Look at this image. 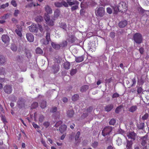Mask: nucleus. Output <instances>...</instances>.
Here are the masks:
<instances>
[{"mask_svg": "<svg viewBox=\"0 0 149 149\" xmlns=\"http://www.w3.org/2000/svg\"><path fill=\"white\" fill-rule=\"evenodd\" d=\"M127 4L126 2L122 1L120 2L118 6V10L122 13H125L127 10Z\"/></svg>", "mask_w": 149, "mask_h": 149, "instance_id": "obj_1", "label": "nucleus"}, {"mask_svg": "<svg viewBox=\"0 0 149 149\" xmlns=\"http://www.w3.org/2000/svg\"><path fill=\"white\" fill-rule=\"evenodd\" d=\"M133 39L136 43L140 44L142 42L143 38L142 36L139 33H137L133 35Z\"/></svg>", "mask_w": 149, "mask_h": 149, "instance_id": "obj_2", "label": "nucleus"}, {"mask_svg": "<svg viewBox=\"0 0 149 149\" xmlns=\"http://www.w3.org/2000/svg\"><path fill=\"white\" fill-rule=\"evenodd\" d=\"M105 8L102 7H99L95 11L96 15L100 17H103L105 15Z\"/></svg>", "mask_w": 149, "mask_h": 149, "instance_id": "obj_3", "label": "nucleus"}, {"mask_svg": "<svg viewBox=\"0 0 149 149\" xmlns=\"http://www.w3.org/2000/svg\"><path fill=\"white\" fill-rule=\"evenodd\" d=\"M112 130V127L109 126L106 127L102 131V135L104 136H105L109 135L111 132Z\"/></svg>", "mask_w": 149, "mask_h": 149, "instance_id": "obj_4", "label": "nucleus"}, {"mask_svg": "<svg viewBox=\"0 0 149 149\" xmlns=\"http://www.w3.org/2000/svg\"><path fill=\"white\" fill-rule=\"evenodd\" d=\"M3 90L5 93L10 94L12 93V86L9 85H6L4 86Z\"/></svg>", "mask_w": 149, "mask_h": 149, "instance_id": "obj_5", "label": "nucleus"}, {"mask_svg": "<svg viewBox=\"0 0 149 149\" xmlns=\"http://www.w3.org/2000/svg\"><path fill=\"white\" fill-rule=\"evenodd\" d=\"M29 30L30 32H37L38 31L37 27L36 24H32L29 27Z\"/></svg>", "mask_w": 149, "mask_h": 149, "instance_id": "obj_6", "label": "nucleus"}, {"mask_svg": "<svg viewBox=\"0 0 149 149\" xmlns=\"http://www.w3.org/2000/svg\"><path fill=\"white\" fill-rule=\"evenodd\" d=\"M128 24V22L125 20H121L118 23V26L120 28H123L126 26Z\"/></svg>", "mask_w": 149, "mask_h": 149, "instance_id": "obj_7", "label": "nucleus"}, {"mask_svg": "<svg viewBox=\"0 0 149 149\" xmlns=\"http://www.w3.org/2000/svg\"><path fill=\"white\" fill-rule=\"evenodd\" d=\"M148 136L146 134L144 136L141 137L140 139L142 140L141 144L142 146H144L147 143L146 140L148 139Z\"/></svg>", "mask_w": 149, "mask_h": 149, "instance_id": "obj_8", "label": "nucleus"}, {"mask_svg": "<svg viewBox=\"0 0 149 149\" xmlns=\"http://www.w3.org/2000/svg\"><path fill=\"white\" fill-rule=\"evenodd\" d=\"M26 37L27 40L30 42H33L34 40L33 35L30 33H27L26 34Z\"/></svg>", "mask_w": 149, "mask_h": 149, "instance_id": "obj_9", "label": "nucleus"}, {"mask_svg": "<svg viewBox=\"0 0 149 149\" xmlns=\"http://www.w3.org/2000/svg\"><path fill=\"white\" fill-rule=\"evenodd\" d=\"M74 3L75 5L74 6H72L71 8V10L72 11H73L78 9L79 8L78 5L79 4V2L77 1H74Z\"/></svg>", "mask_w": 149, "mask_h": 149, "instance_id": "obj_10", "label": "nucleus"}, {"mask_svg": "<svg viewBox=\"0 0 149 149\" xmlns=\"http://www.w3.org/2000/svg\"><path fill=\"white\" fill-rule=\"evenodd\" d=\"M2 41L6 44L8 43L10 41V39L9 37L7 35H3L1 37Z\"/></svg>", "mask_w": 149, "mask_h": 149, "instance_id": "obj_11", "label": "nucleus"}, {"mask_svg": "<svg viewBox=\"0 0 149 149\" xmlns=\"http://www.w3.org/2000/svg\"><path fill=\"white\" fill-rule=\"evenodd\" d=\"M136 134L133 132L129 133L127 135V136L129 139H130L134 141L136 139Z\"/></svg>", "mask_w": 149, "mask_h": 149, "instance_id": "obj_12", "label": "nucleus"}, {"mask_svg": "<svg viewBox=\"0 0 149 149\" xmlns=\"http://www.w3.org/2000/svg\"><path fill=\"white\" fill-rule=\"evenodd\" d=\"M113 105L112 104H109L104 107L105 110L107 112L110 111L113 108Z\"/></svg>", "mask_w": 149, "mask_h": 149, "instance_id": "obj_13", "label": "nucleus"}, {"mask_svg": "<svg viewBox=\"0 0 149 149\" xmlns=\"http://www.w3.org/2000/svg\"><path fill=\"white\" fill-rule=\"evenodd\" d=\"M45 10L47 13V14H51L52 13V10L50 6L47 5L45 6Z\"/></svg>", "mask_w": 149, "mask_h": 149, "instance_id": "obj_14", "label": "nucleus"}, {"mask_svg": "<svg viewBox=\"0 0 149 149\" xmlns=\"http://www.w3.org/2000/svg\"><path fill=\"white\" fill-rule=\"evenodd\" d=\"M67 127L66 125H62L59 127V130L61 133H62L66 130Z\"/></svg>", "mask_w": 149, "mask_h": 149, "instance_id": "obj_15", "label": "nucleus"}, {"mask_svg": "<svg viewBox=\"0 0 149 149\" xmlns=\"http://www.w3.org/2000/svg\"><path fill=\"white\" fill-rule=\"evenodd\" d=\"M84 56L82 55L80 56L76 57H75V61L77 63H79L83 61L84 59Z\"/></svg>", "mask_w": 149, "mask_h": 149, "instance_id": "obj_16", "label": "nucleus"}, {"mask_svg": "<svg viewBox=\"0 0 149 149\" xmlns=\"http://www.w3.org/2000/svg\"><path fill=\"white\" fill-rule=\"evenodd\" d=\"M6 63L5 57L3 55H0V65H3Z\"/></svg>", "mask_w": 149, "mask_h": 149, "instance_id": "obj_17", "label": "nucleus"}, {"mask_svg": "<svg viewBox=\"0 0 149 149\" xmlns=\"http://www.w3.org/2000/svg\"><path fill=\"white\" fill-rule=\"evenodd\" d=\"M133 142L132 141H127L126 148L127 149H132Z\"/></svg>", "mask_w": 149, "mask_h": 149, "instance_id": "obj_18", "label": "nucleus"}, {"mask_svg": "<svg viewBox=\"0 0 149 149\" xmlns=\"http://www.w3.org/2000/svg\"><path fill=\"white\" fill-rule=\"evenodd\" d=\"M35 20L37 22L39 23L43 21V18L41 16H38L35 18Z\"/></svg>", "mask_w": 149, "mask_h": 149, "instance_id": "obj_19", "label": "nucleus"}, {"mask_svg": "<svg viewBox=\"0 0 149 149\" xmlns=\"http://www.w3.org/2000/svg\"><path fill=\"white\" fill-rule=\"evenodd\" d=\"M89 86L87 85H84L82 86L80 89V91L81 92H84L88 88Z\"/></svg>", "mask_w": 149, "mask_h": 149, "instance_id": "obj_20", "label": "nucleus"}, {"mask_svg": "<svg viewBox=\"0 0 149 149\" xmlns=\"http://www.w3.org/2000/svg\"><path fill=\"white\" fill-rule=\"evenodd\" d=\"M70 63L69 62H66L63 64V67L65 69L68 70L70 68Z\"/></svg>", "mask_w": 149, "mask_h": 149, "instance_id": "obj_21", "label": "nucleus"}, {"mask_svg": "<svg viewBox=\"0 0 149 149\" xmlns=\"http://www.w3.org/2000/svg\"><path fill=\"white\" fill-rule=\"evenodd\" d=\"M136 106H133L130 107L129 109V111L131 112H133L135 111L137 109Z\"/></svg>", "mask_w": 149, "mask_h": 149, "instance_id": "obj_22", "label": "nucleus"}, {"mask_svg": "<svg viewBox=\"0 0 149 149\" xmlns=\"http://www.w3.org/2000/svg\"><path fill=\"white\" fill-rule=\"evenodd\" d=\"M52 46L54 49H58L61 47V46L59 45L56 44L54 42L52 43Z\"/></svg>", "mask_w": 149, "mask_h": 149, "instance_id": "obj_23", "label": "nucleus"}, {"mask_svg": "<svg viewBox=\"0 0 149 149\" xmlns=\"http://www.w3.org/2000/svg\"><path fill=\"white\" fill-rule=\"evenodd\" d=\"M60 27L62 28L63 30L66 31L67 25L65 23L63 22H61L60 24Z\"/></svg>", "mask_w": 149, "mask_h": 149, "instance_id": "obj_24", "label": "nucleus"}, {"mask_svg": "<svg viewBox=\"0 0 149 149\" xmlns=\"http://www.w3.org/2000/svg\"><path fill=\"white\" fill-rule=\"evenodd\" d=\"M79 98V96L77 94L74 95L72 97V101H76Z\"/></svg>", "mask_w": 149, "mask_h": 149, "instance_id": "obj_25", "label": "nucleus"}, {"mask_svg": "<svg viewBox=\"0 0 149 149\" xmlns=\"http://www.w3.org/2000/svg\"><path fill=\"white\" fill-rule=\"evenodd\" d=\"M74 114V112L72 110H69L67 112L68 116L70 117H72Z\"/></svg>", "mask_w": 149, "mask_h": 149, "instance_id": "obj_26", "label": "nucleus"}, {"mask_svg": "<svg viewBox=\"0 0 149 149\" xmlns=\"http://www.w3.org/2000/svg\"><path fill=\"white\" fill-rule=\"evenodd\" d=\"M145 123H141L137 125V127L139 130H143L144 129Z\"/></svg>", "mask_w": 149, "mask_h": 149, "instance_id": "obj_27", "label": "nucleus"}, {"mask_svg": "<svg viewBox=\"0 0 149 149\" xmlns=\"http://www.w3.org/2000/svg\"><path fill=\"white\" fill-rule=\"evenodd\" d=\"M60 11L59 10L57 9L54 12V16L55 17H58L60 15Z\"/></svg>", "mask_w": 149, "mask_h": 149, "instance_id": "obj_28", "label": "nucleus"}, {"mask_svg": "<svg viewBox=\"0 0 149 149\" xmlns=\"http://www.w3.org/2000/svg\"><path fill=\"white\" fill-rule=\"evenodd\" d=\"M15 32L17 33V35L20 37H21L22 36V33L21 32V29H16L15 30Z\"/></svg>", "mask_w": 149, "mask_h": 149, "instance_id": "obj_29", "label": "nucleus"}, {"mask_svg": "<svg viewBox=\"0 0 149 149\" xmlns=\"http://www.w3.org/2000/svg\"><path fill=\"white\" fill-rule=\"evenodd\" d=\"M17 104L19 106H20L24 105L23 98H21L19 99L17 102Z\"/></svg>", "mask_w": 149, "mask_h": 149, "instance_id": "obj_30", "label": "nucleus"}, {"mask_svg": "<svg viewBox=\"0 0 149 149\" xmlns=\"http://www.w3.org/2000/svg\"><path fill=\"white\" fill-rule=\"evenodd\" d=\"M49 14L45 13L44 16V18L46 22H48V21L50 20V16Z\"/></svg>", "mask_w": 149, "mask_h": 149, "instance_id": "obj_31", "label": "nucleus"}, {"mask_svg": "<svg viewBox=\"0 0 149 149\" xmlns=\"http://www.w3.org/2000/svg\"><path fill=\"white\" fill-rule=\"evenodd\" d=\"M36 52L37 54H42L43 52L42 49L39 47H38L36 49Z\"/></svg>", "mask_w": 149, "mask_h": 149, "instance_id": "obj_32", "label": "nucleus"}, {"mask_svg": "<svg viewBox=\"0 0 149 149\" xmlns=\"http://www.w3.org/2000/svg\"><path fill=\"white\" fill-rule=\"evenodd\" d=\"M46 102L45 101L43 100L41 102L40 105V107L41 108L44 109L46 107Z\"/></svg>", "mask_w": 149, "mask_h": 149, "instance_id": "obj_33", "label": "nucleus"}, {"mask_svg": "<svg viewBox=\"0 0 149 149\" xmlns=\"http://www.w3.org/2000/svg\"><path fill=\"white\" fill-rule=\"evenodd\" d=\"M123 107L121 105H120L117 107L115 109V112L117 113H118L121 111V109Z\"/></svg>", "mask_w": 149, "mask_h": 149, "instance_id": "obj_34", "label": "nucleus"}, {"mask_svg": "<svg viewBox=\"0 0 149 149\" xmlns=\"http://www.w3.org/2000/svg\"><path fill=\"white\" fill-rule=\"evenodd\" d=\"M11 49L14 52L16 51L17 50V47L15 44H12L11 46Z\"/></svg>", "mask_w": 149, "mask_h": 149, "instance_id": "obj_35", "label": "nucleus"}, {"mask_svg": "<svg viewBox=\"0 0 149 149\" xmlns=\"http://www.w3.org/2000/svg\"><path fill=\"white\" fill-rule=\"evenodd\" d=\"M54 6L58 8H60L62 7V2H56L54 3Z\"/></svg>", "mask_w": 149, "mask_h": 149, "instance_id": "obj_36", "label": "nucleus"}, {"mask_svg": "<svg viewBox=\"0 0 149 149\" xmlns=\"http://www.w3.org/2000/svg\"><path fill=\"white\" fill-rule=\"evenodd\" d=\"M77 71V70L76 69H72L70 72V74L71 75L73 76L75 74Z\"/></svg>", "mask_w": 149, "mask_h": 149, "instance_id": "obj_37", "label": "nucleus"}, {"mask_svg": "<svg viewBox=\"0 0 149 149\" xmlns=\"http://www.w3.org/2000/svg\"><path fill=\"white\" fill-rule=\"evenodd\" d=\"M48 25L50 26H53L54 25V22L52 20H50L47 22Z\"/></svg>", "mask_w": 149, "mask_h": 149, "instance_id": "obj_38", "label": "nucleus"}, {"mask_svg": "<svg viewBox=\"0 0 149 149\" xmlns=\"http://www.w3.org/2000/svg\"><path fill=\"white\" fill-rule=\"evenodd\" d=\"M116 123L115 119L113 118L111 119L109 122V124L111 125H114Z\"/></svg>", "mask_w": 149, "mask_h": 149, "instance_id": "obj_39", "label": "nucleus"}, {"mask_svg": "<svg viewBox=\"0 0 149 149\" xmlns=\"http://www.w3.org/2000/svg\"><path fill=\"white\" fill-rule=\"evenodd\" d=\"M45 118L44 116L42 115H40L39 118V121L42 123L43 122Z\"/></svg>", "mask_w": 149, "mask_h": 149, "instance_id": "obj_40", "label": "nucleus"}, {"mask_svg": "<svg viewBox=\"0 0 149 149\" xmlns=\"http://www.w3.org/2000/svg\"><path fill=\"white\" fill-rule=\"evenodd\" d=\"M66 1V2L68 3V5L70 6L73 5L74 4V1H71L72 0H65Z\"/></svg>", "mask_w": 149, "mask_h": 149, "instance_id": "obj_41", "label": "nucleus"}, {"mask_svg": "<svg viewBox=\"0 0 149 149\" xmlns=\"http://www.w3.org/2000/svg\"><path fill=\"white\" fill-rule=\"evenodd\" d=\"M36 6V5L33 4V3H30L29 4L26 5L25 7L26 8H31L33 7V6L35 7Z\"/></svg>", "mask_w": 149, "mask_h": 149, "instance_id": "obj_42", "label": "nucleus"}, {"mask_svg": "<svg viewBox=\"0 0 149 149\" xmlns=\"http://www.w3.org/2000/svg\"><path fill=\"white\" fill-rule=\"evenodd\" d=\"M38 103L37 102H33L31 105L32 108L33 109H35L38 106Z\"/></svg>", "mask_w": 149, "mask_h": 149, "instance_id": "obj_43", "label": "nucleus"}, {"mask_svg": "<svg viewBox=\"0 0 149 149\" xmlns=\"http://www.w3.org/2000/svg\"><path fill=\"white\" fill-rule=\"evenodd\" d=\"M80 132L79 131H78L77 132L76 134L75 137V140L76 141H77L78 140L80 135Z\"/></svg>", "mask_w": 149, "mask_h": 149, "instance_id": "obj_44", "label": "nucleus"}, {"mask_svg": "<svg viewBox=\"0 0 149 149\" xmlns=\"http://www.w3.org/2000/svg\"><path fill=\"white\" fill-rule=\"evenodd\" d=\"M50 33L48 32H47L46 33V38L47 40L49 41L51 40L50 38Z\"/></svg>", "mask_w": 149, "mask_h": 149, "instance_id": "obj_45", "label": "nucleus"}, {"mask_svg": "<svg viewBox=\"0 0 149 149\" xmlns=\"http://www.w3.org/2000/svg\"><path fill=\"white\" fill-rule=\"evenodd\" d=\"M1 9H4L9 6V3H6L5 4H3L1 6Z\"/></svg>", "mask_w": 149, "mask_h": 149, "instance_id": "obj_46", "label": "nucleus"}, {"mask_svg": "<svg viewBox=\"0 0 149 149\" xmlns=\"http://www.w3.org/2000/svg\"><path fill=\"white\" fill-rule=\"evenodd\" d=\"M62 7L64 6L65 7H68L69 6L68 3L65 1H63L62 2Z\"/></svg>", "mask_w": 149, "mask_h": 149, "instance_id": "obj_47", "label": "nucleus"}, {"mask_svg": "<svg viewBox=\"0 0 149 149\" xmlns=\"http://www.w3.org/2000/svg\"><path fill=\"white\" fill-rule=\"evenodd\" d=\"M42 41L43 42V44L45 45H47L49 44L50 41L47 40L46 39L45 40L43 39L42 40Z\"/></svg>", "mask_w": 149, "mask_h": 149, "instance_id": "obj_48", "label": "nucleus"}, {"mask_svg": "<svg viewBox=\"0 0 149 149\" xmlns=\"http://www.w3.org/2000/svg\"><path fill=\"white\" fill-rule=\"evenodd\" d=\"M98 143L97 141H94L92 144V146L94 148H96L98 146Z\"/></svg>", "mask_w": 149, "mask_h": 149, "instance_id": "obj_49", "label": "nucleus"}, {"mask_svg": "<svg viewBox=\"0 0 149 149\" xmlns=\"http://www.w3.org/2000/svg\"><path fill=\"white\" fill-rule=\"evenodd\" d=\"M50 125L49 123L47 121L45 122L43 124V125L46 128H47Z\"/></svg>", "mask_w": 149, "mask_h": 149, "instance_id": "obj_50", "label": "nucleus"}, {"mask_svg": "<svg viewBox=\"0 0 149 149\" xmlns=\"http://www.w3.org/2000/svg\"><path fill=\"white\" fill-rule=\"evenodd\" d=\"M109 36L112 38H113L115 36V33L113 32H111L109 34Z\"/></svg>", "mask_w": 149, "mask_h": 149, "instance_id": "obj_51", "label": "nucleus"}, {"mask_svg": "<svg viewBox=\"0 0 149 149\" xmlns=\"http://www.w3.org/2000/svg\"><path fill=\"white\" fill-rule=\"evenodd\" d=\"M20 12L19 10H15L14 13V15L15 17H17L18 16V14Z\"/></svg>", "mask_w": 149, "mask_h": 149, "instance_id": "obj_52", "label": "nucleus"}, {"mask_svg": "<svg viewBox=\"0 0 149 149\" xmlns=\"http://www.w3.org/2000/svg\"><path fill=\"white\" fill-rule=\"evenodd\" d=\"M139 50L141 54L142 55L143 54L144 52V48L143 47H141L139 49Z\"/></svg>", "mask_w": 149, "mask_h": 149, "instance_id": "obj_53", "label": "nucleus"}, {"mask_svg": "<svg viewBox=\"0 0 149 149\" xmlns=\"http://www.w3.org/2000/svg\"><path fill=\"white\" fill-rule=\"evenodd\" d=\"M119 95L117 93H114L112 96V97L113 98H117L119 97Z\"/></svg>", "mask_w": 149, "mask_h": 149, "instance_id": "obj_54", "label": "nucleus"}, {"mask_svg": "<svg viewBox=\"0 0 149 149\" xmlns=\"http://www.w3.org/2000/svg\"><path fill=\"white\" fill-rule=\"evenodd\" d=\"M76 39L75 37L74 36H72L70 39V42L71 43H73L74 42Z\"/></svg>", "mask_w": 149, "mask_h": 149, "instance_id": "obj_55", "label": "nucleus"}, {"mask_svg": "<svg viewBox=\"0 0 149 149\" xmlns=\"http://www.w3.org/2000/svg\"><path fill=\"white\" fill-rule=\"evenodd\" d=\"M88 116V113L87 112L83 113V114L81 116V118H82L84 119L86 117Z\"/></svg>", "mask_w": 149, "mask_h": 149, "instance_id": "obj_56", "label": "nucleus"}, {"mask_svg": "<svg viewBox=\"0 0 149 149\" xmlns=\"http://www.w3.org/2000/svg\"><path fill=\"white\" fill-rule=\"evenodd\" d=\"M11 5L15 7H16L17 5L16 1L14 0H12L11 1Z\"/></svg>", "mask_w": 149, "mask_h": 149, "instance_id": "obj_57", "label": "nucleus"}, {"mask_svg": "<svg viewBox=\"0 0 149 149\" xmlns=\"http://www.w3.org/2000/svg\"><path fill=\"white\" fill-rule=\"evenodd\" d=\"M1 120L2 121L3 123L4 124H6V123H7V121L6 120V117L5 116H1Z\"/></svg>", "mask_w": 149, "mask_h": 149, "instance_id": "obj_58", "label": "nucleus"}, {"mask_svg": "<svg viewBox=\"0 0 149 149\" xmlns=\"http://www.w3.org/2000/svg\"><path fill=\"white\" fill-rule=\"evenodd\" d=\"M148 116V114L146 113L142 117V119L143 120H145L147 119Z\"/></svg>", "mask_w": 149, "mask_h": 149, "instance_id": "obj_59", "label": "nucleus"}, {"mask_svg": "<svg viewBox=\"0 0 149 149\" xmlns=\"http://www.w3.org/2000/svg\"><path fill=\"white\" fill-rule=\"evenodd\" d=\"M143 89L142 87H139L137 89V92L138 94L141 93L143 91Z\"/></svg>", "mask_w": 149, "mask_h": 149, "instance_id": "obj_60", "label": "nucleus"}, {"mask_svg": "<svg viewBox=\"0 0 149 149\" xmlns=\"http://www.w3.org/2000/svg\"><path fill=\"white\" fill-rule=\"evenodd\" d=\"M107 13L109 14H111L112 13V9L109 7H108L107 8Z\"/></svg>", "mask_w": 149, "mask_h": 149, "instance_id": "obj_61", "label": "nucleus"}, {"mask_svg": "<svg viewBox=\"0 0 149 149\" xmlns=\"http://www.w3.org/2000/svg\"><path fill=\"white\" fill-rule=\"evenodd\" d=\"M10 14L7 13L3 15L2 17L3 19H7L9 16Z\"/></svg>", "mask_w": 149, "mask_h": 149, "instance_id": "obj_62", "label": "nucleus"}, {"mask_svg": "<svg viewBox=\"0 0 149 149\" xmlns=\"http://www.w3.org/2000/svg\"><path fill=\"white\" fill-rule=\"evenodd\" d=\"M26 56H27V58H30L31 56V55L29 51H27L26 52Z\"/></svg>", "mask_w": 149, "mask_h": 149, "instance_id": "obj_63", "label": "nucleus"}, {"mask_svg": "<svg viewBox=\"0 0 149 149\" xmlns=\"http://www.w3.org/2000/svg\"><path fill=\"white\" fill-rule=\"evenodd\" d=\"M93 109V108L92 107H89L86 110V112L91 113Z\"/></svg>", "mask_w": 149, "mask_h": 149, "instance_id": "obj_64", "label": "nucleus"}]
</instances>
